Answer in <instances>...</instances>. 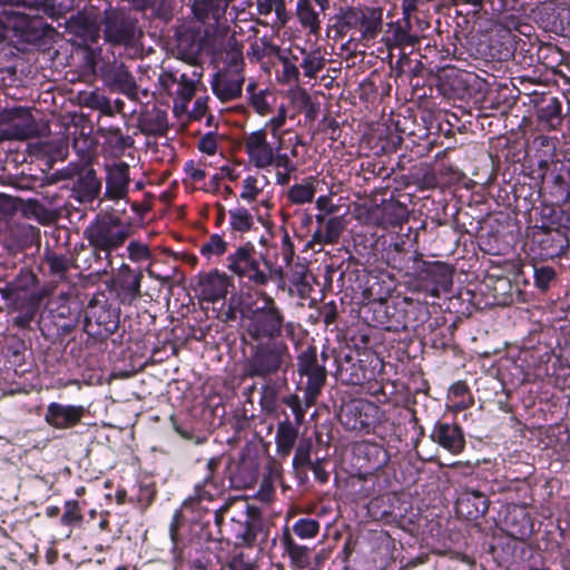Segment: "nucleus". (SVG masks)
<instances>
[{
    "label": "nucleus",
    "instance_id": "f257e3e1",
    "mask_svg": "<svg viewBox=\"0 0 570 570\" xmlns=\"http://www.w3.org/2000/svg\"><path fill=\"white\" fill-rule=\"evenodd\" d=\"M291 365L292 355L284 341L257 342L250 346L249 354L243 363V377L268 382L282 374L286 382V373Z\"/></svg>",
    "mask_w": 570,
    "mask_h": 570
},
{
    "label": "nucleus",
    "instance_id": "f03ea898",
    "mask_svg": "<svg viewBox=\"0 0 570 570\" xmlns=\"http://www.w3.org/2000/svg\"><path fill=\"white\" fill-rule=\"evenodd\" d=\"M102 39L112 49L137 48L144 37L139 19L129 9L109 6L100 13Z\"/></svg>",
    "mask_w": 570,
    "mask_h": 570
},
{
    "label": "nucleus",
    "instance_id": "7ed1b4c3",
    "mask_svg": "<svg viewBox=\"0 0 570 570\" xmlns=\"http://www.w3.org/2000/svg\"><path fill=\"white\" fill-rule=\"evenodd\" d=\"M129 237V227L118 216L99 214L83 230L89 247L114 252L120 248Z\"/></svg>",
    "mask_w": 570,
    "mask_h": 570
},
{
    "label": "nucleus",
    "instance_id": "20e7f679",
    "mask_svg": "<svg viewBox=\"0 0 570 570\" xmlns=\"http://www.w3.org/2000/svg\"><path fill=\"white\" fill-rule=\"evenodd\" d=\"M264 302V306L257 307L249 318L248 335L257 342L279 341L283 328L293 330V324L291 322L285 324L284 315L273 297L266 295Z\"/></svg>",
    "mask_w": 570,
    "mask_h": 570
},
{
    "label": "nucleus",
    "instance_id": "39448f33",
    "mask_svg": "<svg viewBox=\"0 0 570 570\" xmlns=\"http://www.w3.org/2000/svg\"><path fill=\"white\" fill-rule=\"evenodd\" d=\"M383 10L379 7H346L341 8L335 16L337 31L344 33L355 29L360 31L358 40H372L382 29Z\"/></svg>",
    "mask_w": 570,
    "mask_h": 570
},
{
    "label": "nucleus",
    "instance_id": "423d86ee",
    "mask_svg": "<svg viewBox=\"0 0 570 570\" xmlns=\"http://www.w3.org/2000/svg\"><path fill=\"white\" fill-rule=\"evenodd\" d=\"M120 308L107 299H91L85 308L83 331L98 341H106L119 327Z\"/></svg>",
    "mask_w": 570,
    "mask_h": 570
},
{
    "label": "nucleus",
    "instance_id": "0eeeda50",
    "mask_svg": "<svg viewBox=\"0 0 570 570\" xmlns=\"http://www.w3.org/2000/svg\"><path fill=\"white\" fill-rule=\"evenodd\" d=\"M297 372L307 381L303 387L306 406L315 404L326 383L327 372L325 365L320 363L317 348L309 345L297 356Z\"/></svg>",
    "mask_w": 570,
    "mask_h": 570
},
{
    "label": "nucleus",
    "instance_id": "6e6552de",
    "mask_svg": "<svg viewBox=\"0 0 570 570\" xmlns=\"http://www.w3.org/2000/svg\"><path fill=\"white\" fill-rule=\"evenodd\" d=\"M37 282V276L30 269L11 268L0 274V294L7 302L17 305L21 301L33 297Z\"/></svg>",
    "mask_w": 570,
    "mask_h": 570
},
{
    "label": "nucleus",
    "instance_id": "1a4fd4ad",
    "mask_svg": "<svg viewBox=\"0 0 570 570\" xmlns=\"http://www.w3.org/2000/svg\"><path fill=\"white\" fill-rule=\"evenodd\" d=\"M99 76L111 91L125 95L131 100L138 97V86L128 67L120 60L105 61L99 66Z\"/></svg>",
    "mask_w": 570,
    "mask_h": 570
},
{
    "label": "nucleus",
    "instance_id": "9d476101",
    "mask_svg": "<svg viewBox=\"0 0 570 570\" xmlns=\"http://www.w3.org/2000/svg\"><path fill=\"white\" fill-rule=\"evenodd\" d=\"M227 267L240 278H247L255 286H265L268 283V275L261 269L259 262L255 257V248L247 243L227 256Z\"/></svg>",
    "mask_w": 570,
    "mask_h": 570
},
{
    "label": "nucleus",
    "instance_id": "9b49d317",
    "mask_svg": "<svg viewBox=\"0 0 570 570\" xmlns=\"http://www.w3.org/2000/svg\"><path fill=\"white\" fill-rule=\"evenodd\" d=\"M376 406L364 400H350L342 404L338 421L347 431L368 433Z\"/></svg>",
    "mask_w": 570,
    "mask_h": 570
},
{
    "label": "nucleus",
    "instance_id": "f8f14e48",
    "mask_svg": "<svg viewBox=\"0 0 570 570\" xmlns=\"http://www.w3.org/2000/svg\"><path fill=\"white\" fill-rule=\"evenodd\" d=\"M234 0H194L191 12L196 21L205 27V37H213L226 21L225 16Z\"/></svg>",
    "mask_w": 570,
    "mask_h": 570
},
{
    "label": "nucleus",
    "instance_id": "ddd939ff",
    "mask_svg": "<svg viewBox=\"0 0 570 570\" xmlns=\"http://www.w3.org/2000/svg\"><path fill=\"white\" fill-rule=\"evenodd\" d=\"M501 527L509 537L520 541L527 540L533 533V521L524 505L508 504Z\"/></svg>",
    "mask_w": 570,
    "mask_h": 570
},
{
    "label": "nucleus",
    "instance_id": "4468645a",
    "mask_svg": "<svg viewBox=\"0 0 570 570\" xmlns=\"http://www.w3.org/2000/svg\"><path fill=\"white\" fill-rule=\"evenodd\" d=\"M490 500L480 490L464 488L455 501L456 513L470 521L482 518L489 509Z\"/></svg>",
    "mask_w": 570,
    "mask_h": 570
},
{
    "label": "nucleus",
    "instance_id": "2eb2a0df",
    "mask_svg": "<svg viewBox=\"0 0 570 570\" xmlns=\"http://www.w3.org/2000/svg\"><path fill=\"white\" fill-rule=\"evenodd\" d=\"M245 151L256 168H266L275 161L273 146L267 141L266 129L250 132L245 139Z\"/></svg>",
    "mask_w": 570,
    "mask_h": 570
},
{
    "label": "nucleus",
    "instance_id": "dca6fc26",
    "mask_svg": "<svg viewBox=\"0 0 570 570\" xmlns=\"http://www.w3.org/2000/svg\"><path fill=\"white\" fill-rule=\"evenodd\" d=\"M86 413L81 405H63L51 402L47 406L45 421L52 428L65 430L77 425Z\"/></svg>",
    "mask_w": 570,
    "mask_h": 570
},
{
    "label": "nucleus",
    "instance_id": "f3484780",
    "mask_svg": "<svg viewBox=\"0 0 570 570\" xmlns=\"http://www.w3.org/2000/svg\"><path fill=\"white\" fill-rule=\"evenodd\" d=\"M205 36L193 29H186L177 35L176 57L190 66L197 67L204 49Z\"/></svg>",
    "mask_w": 570,
    "mask_h": 570
},
{
    "label": "nucleus",
    "instance_id": "a211bd4d",
    "mask_svg": "<svg viewBox=\"0 0 570 570\" xmlns=\"http://www.w3.org/2000/svg\"><path fill=\"white\" fill-rule=\"evenodd\" d=\"M245 77L240 72L219 71L212 80L213 92L224 102L242 97Z\"/></svg>",
    "mask_w": 570,
    "mask_h": 570
},
{
    "label": "nucleus",
    "instance_id": "6ab92c4d",
    "mask_svg": "<svg viewBox=\"0 0 570 570\" xmlns=\"http://www.w3.org/2000/svg\"><path fill=\"white\" fill-rule=\"evenodd\" d=\"M106 191L105 196L109 199H122L129 190V165L125 161L108 165L106 167Z\"/></svg>",
    "mask_w": 570,
    "mask_h": 570
},
{
    "label": "nucleus",
    "instance_id": "aec40b11",
    "mask_svg": "<svg viewBox=\"0 0 570 570\" xmlns=\"http://www.w3.org/2000/svg\"><path fill=\"white\" fill-rule=\"evenodd\" d=\"M232 520L237 524L235 538L244 546H253L258 532L262 530V518L258 508L246 505L239 519L233 518Z\"/></svg>",
    "mask_w": 570,
    "mask_h": 570
},
{
    "label": "nucleus",
    "instance_id": "412c9836",
    "mask_svg": "<svg viewBox=\"0 0 570 570\" xmlns=\"http://www.w3.org/2000/svg\"><path fill=\"white\" fill-rule=\"evenodd\" d=\"M229 286L227 275L217 269L199 275L197 283L202 298L212 303L225 298Z\"/></svg>",
    "mask_w": 570,
    "mask_h": 570
},
{
    "label": "nucleus",
    "instance_id": "4be33fe9",
    "mask_svg": "<svg viewBox=\"0 0 570 570\" xmlns=\"http://www.w3.org/2000/svg\"><path fill=\"white\" fill-rule=\"evenodd\" d=\"M431 439L451 453H460L465 445L464 434L455 423L436 422L431 433Z\"/></svg>",
    "mask_w": 570,
    "mask_h": 570
},
{
    "label": "nucleus",
    "instance_id": "5701e85b",
    "mask_svg": "<svg viewBox=\"0 0 570 570\" xmlns=\"http://www.w3.org/2000/svg\"><path fill=\"white\" fill-rule=\"evenodd\" d=\"M421 276L433 284V296H439L441 289L448 292L452 286V268L441 262H424Z\"/></svg>",
    "mask_w": 570,
    "mask_h": 570
},
{
    "label": "nucleus",
    "instance_id": "b1692460",
    "mask_svg": "<svg viewBox=\"0 0 570 570\" xmlns=\"http://www.w3.org/2000/svg\"><path fill=\"white\" fill-rule=\"evenodd\" d=\"M539 122L550 129H557L562 124L561 102L557 97L542 95L533 100Z\"/></svg>",
    "mask_w": 570,
    "mask_h": 570
},
{
    "label": "nucleus",
    "instance_id": "393cba45",
    "mask_svg": "<svg viewBox=\"0 0 570 570\" xmlns=\"http://www.w3.org/2000/svg\"><path fill=\"white\" fill-rule=\"evenodd\" d=\"M72 193L80 203H91L101 190V181L98 179L96 170L88 166L80 176L73 181Z\"/></svg>",
    "mask_w": 570,
    "mask_h": 570
},
{
    "label": "nucleus",
    "instance_id": "a878e982",
    "mask_svg": "<svg viewBox=\"0 0 570 570\" xmlns=\"http://www.w3.org/2000/svg\"><path fill=\"white\" fill-rule=\"evenodd\" d=\"M6 119L12 122L13 136L18 139H29L38 134V125L28 109L17 107L4 110Z\"/></svg>",
    "mask_w": 570,
    "mask_h": 570
},
{
    "label": "nucleus",
    "instance_id": "bb28decb",
    "mask_svg": "<svg viewBox=\"0 0 570 570\" xmlns=\"http://www.w3.org/2000/svg\"><path fill=\"white\" fill-rule=\"evenodd\" d=\"M336 379L345 385H362L366 381V368L351 354L337 358Z\"/></svg>",
    "mask_w": 570,
    "mask_h": 570
},
{
    "label": "nucleus",
    "instance_id": "cd10ccee",
    "mask_svg": "<svg viewBox=\"0 0 570 570\" xmlns=\"http://www.w3.org/2000/svg\"><path fill=\"white\" fill-rule=\"evenodd\" d=\"M137 128L146 136H165L169 129L167 112L157 107L142 112L137 119Z\"/></svg>",
    "mask_w": 570,
    "mask_h": 570
},
{
    "label": "nucleus",
    "instance_id": "c85d7f7f",
    "mask_svg": "<svg viewBox=\"0 0 570 570\" xmlns=\"http://www.w3.org/2000/svg\"><path fill=\"white\" fill-rule=\"evenodd\" d=\"M70 29L87 47L97 45L102 37L100 21L97 22L82 12H78L76 17L71 18Z\"/></svg>",
    "mask_w": 570,
    "mask_h": 570
},
{
    "label": "nucleus",
    "instance_id": "c756f323",
    "mask_svg": "<svg viewBox=\"0 0 570 570\" xmlns=\"http://www.w3.org/2000/svg\"><path fill=\"white\" fill-rule=\"evenodd\" d=\"M403 308V321L397 322L399 325L394 327V331H399L400 328L403 331H407L409 328H416L420 325H423L430 317V311L425 303L413 301L412 298L405 297Z\"/></svg>",
    "mask_w": 570,
    "mask_h": 570
},
{
    "label": "nucleus",
    "instance_id": "7c9ffc66",
    "mask_svg": "<svg viewBox=\"0 0 570 570\" xmlns=\"http://www.w3.org/2000/svg\"><path fill=\"white\" fill-rule=\"evenodd\" d=\"M281 543L285 552H287L291 560V564L294 569L302 570L309 566L311 549L306 546L298 544L292 537L288 527H285L283 529Z\"/></svg>",
    "mask_w": 570,
    "mask_h": 570
},
{
    "label": "nucleus",
    "instance_id": "2f4dec72",
    "mask_svg": "<svg viewBox=\"0 0 570 570\" xmlns=\"http://www.w3.org/2000/svg\"><path fill=\"white\" fill-rule=\"evenodd\" d=\"M219 464L218 458H210L207 461L206 469L207 474L205 475L202 483H197L195 485V495L191 498V500H195L197 502H202L205 500L214 501L216 498H218L222 493L220 487L218 483L214 480V472L217 469Z\"/></svg>",
    "mask_w": 570,
    "mask_h": 570
},
{
    "label": "nucleus",
    "instance_id": "473e14b6",
    "mask_svg": "<svg viewBox=\"0 0 570 570\" xmlns=\"http://www.w3.org/2000/svg\"><path fill=\"white\" fill-rule=\"evenodd\" d=\"M569 242L560 229H546L539 240L541 255L546 257H559L563 255L568 248Z\"/></svg>",
    "mask_w": 570,
    "mask_h": 570
},
{
    "label": "nucleus",
    "instance_id": "72a5a7b5",
    "mask_svg": "<svg viewBox=\"0 0 570 570\" xmlns=\"http://www.w3.org/2000/svg\"><path fill=\"white\" fill-rule=\"evenodd\" d=\"M553 194L561 203L570 199V158L553 166Z\"/></svg>",
    "mask_w": 570,
    "mask_h": 570
},
{
    "label": "nucleus",
    "instance_id": "f704fd0d",
    "mask_svg": "<svg viewBox=\"0 0 570 570\" xmlns=\"http://www.w3.org/2000/svg\"><path fill=\"white\" fill-rule=\"evenodd\" d=\"M360 454L366 461V471H376L384 468L390 461V454L377 443H364L357 448Z\"/></svg>",
    "mask_w": 570,
    "mask_h": 570
},
{
    "label": "nucleus",
    "instance_id": "c9c22d12",
    "mask_svg": "<svg viewBox=\"0 0 570 570\" xmlns=\"http://www.w3.org/2000/svg\"><path fill=\"white\" fill-rule=\"evenodd\" d=\"M42 264L48 268V275L56 282L67 279L68 272L72 266V261L69 256L57 254L48 250L42 259Z\"/></svg>",
    "mask_w": 570,
    "mask_h": 570
},
{
    "label": "nucleus",
    "instance_id": "e433bc0d",
    "mask_svg": "<svg viewBox=\"0 0 570 570\" xmlns=\"http://www.w3.org/2000/svg\"><path fill=\"white\" fill-rule=\"evenodd\" d=\"M296 16L304 28L309 29V33L317 35L321 30V20L318 13L311 4V0H297Z\"/></svg>",
    "mask_w": 570,
    "mask_h": 570
},
{
    "label": "nucleus",
    "instance_id": "4c0bfd02",
    "mask_svg": "<svg viewBox=\"0 0 570 570\" xmlns=\"http://www.w3.org/2000/svg\"><path fill=\"white\" fill-rule=\"evenodd\" d=\"M276 445L277 452L285 456L292 451L295 441L297 439V430L288 421L282 422L277 426L276 431Z\"/></svg>",
    "mask_w": 570,
    "mask_h": 570
},
{
    "label": "nucleus",
    "instance_id": "58836bf2",
    "mask_svg": "<svg viewBox=\"0 0 570 570\" xmlns=\"http://www.w3.org/2000/svg\"><path fill=\"white\" fill-rule=\"evenodd\" d=\"M202 75V68L199 66L193 70L190 76L184 72L178 75L176 95L184 100H190L195 95L196 83L199 81Z\"/></svg>",
    "mask_w": 570,
    "mask_h": 570
},
{
    "label": "nucleus",
    "instance_id": "ea45409f",
    "mask_svg": "<svg viewBox=\"0 0 570 570\" xmlns=\"http://www.w3.org/2000/svg\"><path fill=\"white\" fill-rule=\"evenodd\" d=\"M14 9L10 11L12 14L24 16V10L43 12L45 14L52 17L56 13L55 4L50 3L49 0H14Z\"/></svg>",
    "mask_w": 570,
    "mask_h": 570
},
{
    "label": "nucleus",
    "instance_id": "a19ab883",
    "mask_svg": "<svg viewBox=\"0 0 570 570\" xmlns=\"http://www.w3.org/2000/svg\"><path fill=\"white\" fill-rule=\"evenodd\" d=\"M229 225L232 230L247 233L254 226V216L245 207L238 206L229 209Z\"/></svg>",
    "mask_w": 570,
    "mask_h": 570
},
{
    "label": "nucleus",
    "instance_id": "79ce46f5",
    "mask_svg": "<svg viewBox=\"0 0 570 570\" xmlns=\"http://www.w3.org/2000/svg\"><path fill=\"white\" fill-rule=\"evenodd\" d=\"M321 529L318 520L312 518H299L297 519L291 530L296 537L302 540L315 538Z\"/></svg>",
    "mask_w": 570,
    "mask_h": 570
},
{
    "label": "nucleus",
    "instance_id": "37998d69",
    "mask_svg": "<svg viewBox=\"0 0 570 570\" xmlns=\"http://www.w3.org/2000/svg\"><path fill=\"white\" fill-rule=\"evenodd\" d=\"M100 131L104 132L107 142L119 153H124L127 148L132 147L135 142L131 136L122 135L118 127H109L100 129Z\"/></svg>",
    "mask_w": 570,
    "mask_h": 570
},
{
    "label": "nucleus",
    "instance_id": "c03bdc74",
    "mask_svg": "<svg viewBox=\"0 0 570 570\" xmlns=\"http://www.w3.org/2000/svg\"><path fill=\"white\" fill-rule=\"evenodd\" d=\"M141 279V271H138L132 275L124 276L119 279V286L124 294V298L128 299L129 303L140 296Z\"/></svg>",
    "mask_w": 570,
    "mask_h": 570
},
{
    "label": "nucleus",
    "instance_id": "a18cd8bd",
    "mask_svg": "<svg viewBox=\"0 0 570 570\" xmlns=\"http://www.w3.org/2000/svg\"><path fill=\"white\" fill-rule=\"evenodd\" d=\"M226 56L228 72L243 73L244 57L239 45L234 37H230L226 43Z\"/></svg>",
    "mask_w": 570,
    "mask_h": 570
},
{
    "label": "nucleus",
    "instance_id": "49530a36",
    "mask_svg": "<svg viewBox=\"0 0 570 570\" xmlns=\"http://www.w3.org/2000/svg\"><path fill=\"white\" fill-rule=\"evenodd\" d=\"M315 187L312 184H296L288 190V198L294 204H305L313 200Z\"/></svg>",
    "mask_w": 570,
    "mask_h": 570
},
{
    "label": "nucleus",
    "instance_id": "de8ad7c7",
    "mask_svg": "<svg viewBox=\"0 0 570 570\" xmlns=\"http://www.w3.org/2000/svg\"><path fill=\"white\" fill-rule=\"evenodd\" d=\"M227 249V243L218 234H213L200 247V254L206 257L220 256Z\"/></svg>",
    "mask_w": 570,
    "mask_h": 570
},
{
    "label": "nucleus",
    "instance_id": "09e8293b",
    "mask_svg": "<svg viewBox=\"0 0 570 570\" xmlns=\"http://www.w3.org/2000/svg\"><path fill=\"white\" fill-rule=\"evenodd\" d=\"M111 253L91 247L92 274L101 275L107 273L111 266Z\"/></svg>",
    "mask_w": 570,
    "mask_h": 570
},
{
    "label": "nucleus",
    "instance_id": "8fccbe9b",
    "mask_svg": "<svg viewBox=\"0 0 570 570\" xmlns=\"http://www.w3.org/2000/svg\"><path fill=\"white\" fill-rule=\"evenodd\" d=\"M343 229L344 224L342 217H332L327 219L324 229L325 244L337 243Z\"/></svg>",
    "mask_w": 570,
    "mask_h": 570
},
{
    "label": "nucleus",
    "instance_id": "3c124183",
    "mask_svg": "<svg viewBox=\"0 0 570 570\" xmlns=\"http://www.w3.org/2000/svg\"><path fill=\"white\" fill-rule=\"evenodd\" d=\"M556 271L550 266H534V284L541 291H547L556 278Z\"/></svg>",
    "mask_w": 570,
    "mask_h": 570
},
{
    "label": "nucleus",
    "instance_id": "603ef678",
    "mask_svg": "<svg viewBox=\"0 0 570 570\" xmlns=\"http://www.w3.org/2000/svg\"><path fill=\"white\" fill-rule=\"evenodd\" d=\"M24 214L35 217L40 223L50 219L51 213L37 199H29L24 207Z\"/></svg>",
    "mask_w": 570,
    "mask_h": 570
},
{
    "label": "nucleus",
    "instance_id": "864d4df0",
    "mask_svg": "<svg viewBox=\"0 0 570 570\" xmlns=\"http://www.w3.org/2000/svg\"><path fill=\"white\" fill-rule=\"evenodd\" d=\"M301 67L304 69L305 76L314 77L324 67L323 58L315 53H308L304 57Z\"/></svg>",
    "mask_w": 570,
    "mask_h": 570
},
{
    "label": "nucleus",
    "instance_id": "5fc2aeb1",
    "mask_svg": "<svg viewBox=\"0 0 570 570\" xmlns=\"http://www.w3.org/2000/svg\"><path fill=\"white\" fill-rule=\"evenodd\" d=\"M128 256L134 262H141L149 259L151 256L150 249L146 244L132 240L127 246Z\"/></svg>",
    "mask_w": 570,
    "mask_h": 570
},
{
    "label": "nucleus",
    "instance_id": "6e6d98bb",
    "mask_svg": "<svg viewBox=\"0 0 570 570\" xmlns=\"http://www.w3.org/2000/svg\"><path fill=\"white\" fill-rule=\"evenodd\" d=\"M82 520V515L79 513L78 502L67 501L65 504V512L61 517V523L66 525H70Z\"/></svg>",
    "mask_w": 570,
    "mask_h": 570
},
{
    "label": "nucleus",
    "instance_id": "4d7b16f0",
    "mask_svg": "<svg viewBox=\"0 0 570 570\" xmlns=\"http://www.w3.org/2000/svg\"><path fill=\"white\" fill-rule=\"evenodd\" d=\"M257 179L254 176H248L243 180V191L240 198L247 202H253L261 194L262 189L257 187Z\"/></svg>",
    "mask_w": 570,
    "mask_h": 570
},
{
    "label": "nucleus",
    "instance_id": "13d9d810",
    "mask_svg": "<svg viewBox=\"0 0 570 570\" xmlns=\"http://www.w3.org/2000/svg\"><path fill=\"white\" fill-rule=\"evenodd\" d=\"M88 166L87 161L70 163L66 168L59 170L58 174L61 179H77Z\"/></svg>",
    "mask_w": 570,
    "mask_h": 570
},
{
    "label": "nucleus",
    "instance_id": "bf43d9fd",
    "mask_svg": "<svg viewBox=\"0 0 570 570\" xmlns=\"http://www.w3.org/2000/svg\"><path fill=\"white\" fill-rule=\"evenodd\" d=\"M36 315V307L29 306L26 312H20L12 318L13 325L21 330H28L31 326V323Z\"/></svg>",
    "mask_w": 570,
    "mask_h": 570
},
{
    "label": "nucleus",
    "instance_id": "052dcab7",
    "mask_svg": "<svg viewBox=\"0 0 570 570\" xmlns=\"http://www.w3.org/2000/svg\"><path fill=\"white\" fill-rule=\"evenodd\" d=\"M283 403L285 405H287L293 411L295 419L297 421H301L304 417L305 410L307 406L306 405H305V407L302 406V401L298 395H296V394L286 395L283 397Z\"/></svg>",
    "mask_w": 570,
    "mask_h": 570
},
{
    "label": "nucleus",
    "instance_id": "680f3d73",
    "mask_svg": "<svg viewBox=\"0 0 570 570\" xmlns=\"http://www.w3.org/2000/svg\"><path fill=\"white\" fill-rule=\"evenodd\" d=\"M80 312L77 306H75V315L71 316L69 320L56 322L57 325V334L59 336H66L69 335L77 326L79 321Z\"/></svg>",
    "mask_w": 570,
    "mask_h": 570
},
{
    "label": "nucleus",
    "instance_id": "e2e57ef3",
    "mask_svg": "<svg viewBox=\"0 0 570 570\" xmlns=\"http://www.w3.org/2000/svg\"><path fill=\"white\" fill-rule=\"evenodd\" d=\"M229 570H255L256 566L254 562L246 560L243 552L237 553L230 558L227 563Z\"/></svg>",
    "mask_w": 570,
    "mask_h": 570
},
{
    "label": "nucleus",
    "instance_id": "0e129e2a",
    "mask_svg": "<svg viewBox=\"0 0 570 570\" xmlns=\"http://www.w3.org/2000/svg\"><path fill=\"white\" fill-rule=\"evenodd\" d=\"M198 149L207 155H214L217 150L216 134H205L198 141Z\"/></svg>",
    "mask_w": 570,
    "mask_h": 570
},
{
    "label": "nucleus",
    "instance_id": "69168bd1",
    "mask_svg": "<svg viewBox=\"0 0 570 570\" xmlns=\"http://www.w3.org/2000/svg\"><path fill=\"white\" fill-rule=\"evenodd\" d=\"M266 92L267 90H261L254 97H249L250 105L254 107L255 111L262 116L271 110L269 104L266 101Z\"/></svg>",
    "mask_w": 570,
    "mask_h": 570
},
{
    "label": "nucleus",
    "instance_id": "338daca9",
    "mask_svg": "<svg viewBox=\"0 0 570 570\" xmlns=\"http://www.w3.org/2000/svg\"><path fill=\"white\" fill-rule=\"evenodd\" d=\"M279 149H281V145H278L275 148V151H274V159H275V161L273 163L272 166H275L277 168H283L286 171H295L296 170V166L292 163V160L289 159L288 155L287 154H281Z\"/></svg>",
    "mask_w": 570,
    "mask_h": 570
},
{
    "label": "nucleus",
    "instance_id": "774afa93",
    "mask_svg": "<svg viewBox=\"0 0 570 570\" xmlns=\"http://www.w3.org/2000/svg\"><path fill=\"white\" fill-rule=\"evenodd\" d=\"M6 347L13 356H20L26 351V342L17 335L7 337Z\"/></svg>",
    "mask_w": 570,
    "mask_h": 570
}]
</instances>
